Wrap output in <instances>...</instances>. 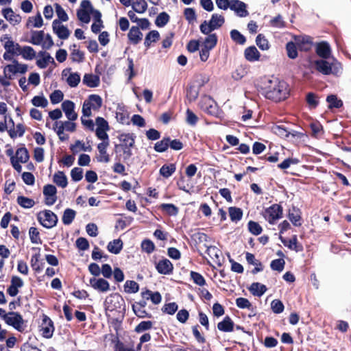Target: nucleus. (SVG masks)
<instances>
[{
	"instance_id": "72a5a7b5",
	"label": "nucleus",
	"mask_w": 351,
	"mask_h": 351,
	"mask_svg": "<svg viewBox=\"0 0 351 351\" xmlns=\"http://www.w3.org/2000/svg\"><path fill=\"white\" fill-rule=\"evenodd\" d=\"M38 252L32 255L30 261L31 267L36 273H40L43 270L44 265V263L40 260V248H38Z\"/></svg>"
},
{
	"instance_id": "5fc2aeb1",
	"label": "nucleus",
	"mask_w": 351,
	"mask_h": 351,
	"mask_svg": "<svg viewBox=\"0 0 351 351\" xmlns=\"http://www.w3.org/2000/svg\"><path fill=\"white\" fill-rule=\"evenodd\" d=\"M160 208L169 216H176L179 212V208L173 204H162Z\"/></svg>"
},
{
	"instance_id": "13d9d810",
	"label": "nucleus",
	"mask_w": 351,
	"mask_h": 351,
	"mask_svg": "<svg viewBox=\"0 0 351 351\" xmlns=\"http://www.w3.org/2000/svg\"><path fill=\"white\" fill-rule=\"evenodd\" d=\"M16 160L22 163H25L29 158V155L26 147H20L16 152Z\"/></svg>"
},
{
	"instance_id": "052dcab7",
	"label": "nucleus",
	"mask_w": 351,
	"mask_h": 351,
	"mask_svg": "<svg viewBox=\"0 0 351 351\" xmlns=\"http://www.w3.org/2000/svg\"><path fill=\"white\" fill-rule=\"evenodd\" d=\"M199 95V88L194 85H189L186 88V97L190 102L197 99Z\"/></svg>"
},
{
	"instance_id": "4c0bfd02",
	"label": "nucleus",
	"mask_w": 351,
	"mask_h": 351,
	"mask_svg": "<svg viewBox=\"0 0 351 351\" xmlns=\"http://www.w3.org/2000/svg\"><path fill=\"white\" fill-rule=\"evenodd\" d=\"M248 290L253 295L261 297L267 291V288L260 282H253Z\"/></svg>"
},
{
	"instance_id": "c85d7f7f",
	"label": "nucleus",
	"mask_w": 351,
	"mask_h": 351,
	"mask_svg": "<svg viewBox=\"0 0 351 351\" xmlns=\"http://www.w3.org/2000/svg\"><path fill=\"white\" fill-rule=\"evenodd\" d=\"M280 239L282 243L289 249L293 250L296 252L303 250L302 245L298 243L297 235H293L288 241L282 237Z\"/></svg>"
},
{
	"instance_id": "58836bf2",
	"label": "nucleus",
	"mask_w": 351,
	"mask_h": 351,
	"mask_svg": "<svg viewBox=\"0 0 351 351\" xmlns=\"http://www.w3.org/2000/svg\"><path fill=\"white\" fill-rule=\"evenodd\" d=\"M176 170V165L175 163H169L163 165L160 169V174L165 178L171 176Z\"/></svg>"
},
{
	"instance_id": "79ce46f5",
	"label": "nucleus",
	"mask_w": 351,
	"mask_h": 351,
	"mask_svg": "<svg viewBox=\"0 0 351 351\" xmlns=\"http://www.w3.org/2000/svg\"><path fill=\"white\" fill-rule=\"evenodd\" d=\"M132 10L138 14L144 13L147 9V3L145 0H132Z\"/></svg>"
},
{
	"instance_id": "f3484780",
	"label": "nucleus",
	"mask_w": 351,
	"mask_h": 351,
	"mask_svg": "<svg viewBox=\"0 0 351 351\" xmlns=\"http://www.w3.org/2000/svg\"><path fill=\"white\" fill-rule=\"evenodd\" d=\"M295 41L298 49L302 51H309L313 46V38L310 36H298Z\"/></svg>"
},
{
	"instance_id": "ea45409f",
	"label": "nucleus",
	"mask_w": 351,
	"mask_h": 351,
	"mask_svg": "<svg viewBox=\"0 0 351 351\" xmlns=\"http://www.w3.org/2000/svg\"><path fill=\"white\" fill-rule=\"evenodd\" d=\"M53 182L58 186L62 188L66 187L68 184L67 178L64 173L61 171H58L54 173L53 177Z\"/></svg>"
},
{
	"instance_id": "49530a36",
	"label": "nucleus",
	"mask_w": 351,
	"mask_h": 351,
	"mask_svg": "<svg viewBox=\"0 0 351 351\" xmlns=\"http://www.w3.org/2000/svg\"><path fill=\"white\" fill-rule=\"evenodd\" d=\"M72 47H73V49H72L70 54L71 60L73 62L78 63L82 62L85 58L84 53L80 51V49H76V47H77L76 44H73Z\"/></svg>"
},
{
	"instance_id": "b1692460",
	"label": "nucleus",
	"mask_w": 351,
	"mask_h": 351,
	"mask_svg": "<svg viewBox=\"0 0 351 351\" xmlns=\"http://www.w3.org/2000/svg\"><path fill=\"white\" fill-rule=\"evenodd\" d=\"M128 38L132 45H138L143 39V33L138 26H132L128 34Z\"/></svg>"
},
{
	"instance_id": "a211bd4d",
	"label": "nucleus",
	"mask_w": 351,
	"mask_h": 351,
	"mask_svg": "<svg viewBox=\"0 0 351 351\" xmlns=\"http://www.w3.org/2000/svg\"><path fill=\"white\" fill-rule=\"evenodd\" d=\"M89 282L91 287L99 292L104 293L110 290V284L104 278L93 277L90 279Z\"/></svg>"
},
{
	"instance_id": "c756f323",
	"label": "nucleus",
	"mask_w": 351,
	"mask_h": 351,
	"mask_svg": "<svg viewBox=\"0 0 351 351\" xmlns=\"http://www.w3.org/2000/svg\"><path fill=\"white\" fill-rule=\"evenodd\" d=\"M38 56L42 58L36 60V65L40 69L46 68L49 62L55 63L53 58L48 52L40 51L38 52Z\"/></svg>"
},
{
	"instance_id": "9d476101",
	"label": "nucleus",
	"mask_w": 351,
	"mask_h": 351,
	"mask_svg": "<svg viewBox=\"0 0 351 351\" xmlns=\"http://www.w3.org/2000/svg\"><path fill=\"white\" fill-rule=\"evenodd\" d=\"M39 223L45 228L49 229L56 226L58 223V216L50 210H45L37 215Z\"/></svg>"
},
{
	"instance_id": "412c9836",
	"label": "nucleus",
	"mask_w": 351,
	"mask_h": 351,
	"mask_svg": "<svg viewBox=\"0 0 351 351\" xmlns=\"http://www.w3.org/2000/svg\"><path fill=\"white\" fill-rule=\"evenodd\" d=\"M247 5L239 0H231L230 9L234 11L240 17H245L249 15L247 10Z\"/></svg>"
},
{
	"instance_id": "dca6fc26",
	"label": "nucleus",
	"mask_w": 351,
	"mask_h": 351,
	"mask_svg": "<svg viewBox=\"0 0 351 351\" xmlns=\"http://www.w3.org/2000/svg\"><path fill=\"white\" fill-rule=\"evenodd\" d=\"M60 125L58 127L56 133L61 141H65L69 139V135L64 133V130L70 132H73L76 130V124L73 122L66 121L64 122H60Z\"/></svg>"
},
{
	"instance_id": "6e6552de",
	"label": "nucleus",
	"mask_w": 351,
	"mask_h": 351,
	"mask_svg": "<svg viewBox=\"0 0 351 351\" xmlns=\"http://www.w3.org/2000/svg\"><path fill=\"white\" fill-rule=\"evenodd\" d=\"M225 23V19L222 15L213 14L208 23L204 21L199 25L200 32L204 34H209L215 29L220 28Z\"/></svg>"
},
{
	"instance_id": "473e14b6",
	"label": "nucleus",
	"mask_w": 351,
	"mask_h": 351,
	"mask_svg": "<svg viewBox=\"0 0 351 351\" xmlns=\"http://www.w3.org/2000/svg\"><path fill=\"white\" fill-rule=\"evenodd\" d=\"M83 83L89 88H95L100 84L99 76L92 73H86L83 77Z\"/></svg>"
},
{
	"instance_id": "f704fd0d",
	"label": "nucleus",
	"mask_w": 351,
	"mask_h": 351,
	"mask_svg": "<svg viewBox=\"0 0 351 351\" xmlns=\"http://www.w3.org/2000/svg\"><path fill=\"white\" fill-rule=\"evenodd\" d=\"M110 143H100L97 145V149L99 152V157L97 158L99 162H108L110 160V156L107 152V148Z\"/></svg>"
},
{
	"instance_id": "bb28decb",
	"label": "nucleus",
	"mask_w": 351,
	"mask_h": 351,
	"mask_svg": "<svg viewBox=\"0 0 351 351\" xmlns=\"http://www.w3.org/2000/svg\"><path fill=\"white\" fill-rule=\"evenodd\" d=\"M315 51L317 56L323 59L328 58L331 53L329 44L324 41L317 44Z\"/></svg>"
},
{
	"instance_id": "f257e3e1",
	"label": "nucleus",
	"mask_w": 351,
	"mask_h": 351,
	"mask_svg": "<svg viewBox=\"0 0 351 351\" xmlns=\"http://www.w3.org/2000/svg\"><path fill=\"white\" fill-rule=\"evenodd\" d=\"M262 90V94L265 98L274 102L285 100L289 97L290 91L288 84L278 78L268 80Z\"/></svg>"
},
{
	"instance_id": "4468645a",
	"label": "nucleus",
	"mask_w": 351,
	"mask_h": 351,
	"mask_svg": "<svg viewBox=\"0 0 351 351\" xmlns=\"http://www.w3.org/2000/svg\"><path fill=\"white\" fill-rule=\"evenodd\" d=\"M93 12V5L90 1L82 0L80 8L77 10V16L79 21L84 23H88L90 21V13Z\"/></svg>"
},
{
	"instance_id": "3c124183",
	"label": "nucleus",
	"mask_w": 351,
	"mask_h": 351,
	"mask_svg": "<svg viewBox=\"0 0 351 351\" xmlns=\"http://www.w3.org/2000/svg\"><path fill=\"white\" fill-rule=\"evenodd\" d=\"M306 101L311 109H315L319 103L317 95L312 92H309L306 94Z\"/></svg>"
},
{
	"instance_id": "f03ea898",
	"label": "nucleus",
	"mask_w": 351,
	"mask_h": 351,
	"mask_svg": "<svg viewBox=\"0 0 351 351\" xmlns=\"http://www.w3.org/2000/svg\"><path fill=\"white\" fill-rule=\"evenodd\" d=\"M141 300L132 304V311L135 315L139 318H151L152 317V314L145 309L147 301L150 300L154 304H158L162 301L161 294L158 291L154 292L145 289V290L141 291Z\"/></svg>"
},
{
	"instance_id": "bf43d9fd",
	"label": "nucleus",
	"mask_w": 351,
	"mask_h": 351,
	"mask_svg": "<svg viewBox=\"0 0 351 351\" xmlns=\"http://www.w3.org/2000/svg\"><path fill=\"white\" fill-rule=\"evenodd\" d=\"M190 278L193 283L198 286L203 287L206 285V280L204 276L197 271H191L190 272Z\"/></svg>"
},
{
	"instance_id": "e2e57ef3",
	"label": "nucleus",
	"mask_w": 351,
	"mask_h": 351,
	"mask_svg": "<svg viewBox=\"0 0 351 351\" xmlns=\"http://www.w3.org/2000/svg\"><path fill=\"white\" fill-rule=\"evenodd\" d=\"M139 290L138 284L134 280H127L124 285V291L128 293H135Z\"/></svg>"
},
{
	"instance_id": "5701e85b",
	"label": "nucleus",
	"mask_w": 351,
	"mask_h": 351,
	"mask_svg": "<svg viewBox=\"0 0 351 351\" xmlns=\"http://www.w3.org/2000/svg\"><path fill=\"white\" fill-rule=\"evenodd\" d=\"M204 246L206 248V253L210 256L213 261L218 266H221V252L219 249L214 245L208 246L206 243L204 244Z\"/></svg>"
},
{
	"instance_id": "603ef678",
	"label": "nucleus",
	"mask_w": 351,
	"mask_h": 351,
	"mask_svg": "<svg viewBox=\"0 0 351 351\" xmlns=\"http://www.w3.org/2000/svg\"><path fill=\"white\" fill-rule=\"evenodd\" d=\"M286 49L287 52V56L291 59H295L298 57V45L296 42L293 43L292 41L288 42L286 45Z\"/></svg>"
},
{
	"instance_id": "8fccbe9b",
	"label": "nucleus",
	"mask_w": 351,
	"mask_h": 351,
	"mask_svg": "<svg viewBox=\"0 0 351 351\" xmlns=\"http://www.w3.org/2000/svg\"><path fill=\"white\" fill-rule=\"evenodd\" d=\"M16 202L20 206L24 208H31L35 204L33 199L23 195L18 196Z\"/></svg>"
},
{
	"instance_id": "4d7b16f0",
	"label": "nucleus",
	"mask_w": 351,
	"mask_h": 351,
	"mask_svg": "<svg viewBox=\"0 0 351 351\" xmlns=\"http://www.w3.org/2000/svg\"><path fill=\"white\" fill-rule=\"evenodd\" d=\"M169 15L167 12H162L157 16L155 24L158 27H162L169 23Z\"/></svg>"
},
{
	"instance_id": "2eb2a0df",
	"label": "nucleus",
	"mask_w": 351,
	"mask_h": 351,
	"mask_svg": "<svg viewBox=\"0 0 351 351\" xmlns=\"http://www.w3.org/2000/svg\"><path fill=\"white\" fill-rule=\"evenodd\" d=\"M118 138L121 143L115 145L114 150L116 152L120 151V149H129L134 146L136 136L133 133L121 134Z\"/></svg>"
},
{
	"instance_id": "a19ab883",
	"label": "nucleus",
	"mask_w": 351,
	"mask_h": 351,
	"mask_svg": "<svg viewBox=\"0 0 351 351\" xmlns=\"http://www.w3.org/2000/svg\"><path fill=\"white\" fill-rule=\"evenodd\" d=\"M228 213L231 221L236 223L242 219L243 215L242 209L236 206L229 207Z\"/></svg>"
},
{
	"instance_id": "cd10ccee",
	"label": "nucleus",
	"mask_w": 351,
	"mask_h": 351,
	"mask_svg": "<svg viewBox=\"0 0 351 351\" xmlns=\"http://www.w3.org/2000/svg\"><path fill=\"white\" fill-rule=\"evenodd\" d=\"M2 14L13 25L19 24L21 21V17L19 14H16L12 8H8L2 10Z\"/></svg>"
},
{
	"instance_id": "e433bc0d",
	"label": "nucleus",
	"mask_w": 351,
	"mask_h": 351,
	"mask_svg": "<svg viewBox=\"0 0 351 351\" xmlns=\"http://www.w3.org/2000/svg\"><path fill=\"white\" fill-rule=\"evenodd\" d=\"M123 247V243L121 239H114L110 241L107 245V250L109 252L118 254L121 252Z\"/></svg>"
},
{
	"instance_id": "69168bd1",
	"label": "nucleus",
	"mask_w": 351,
	"mask_h": 351,
	"mask_svg": "<svg viewBox=\"0 0 351 351\" xmlns=\"http://www.w3.org/2000/svg\"><path fill=\"white\" fill-rule=\"evenodd\" d=\"M141 247L142 251L146 252L148 254L152 253L156 249V246L154 242L148 239H144L141 242Z\"/></svg>"
},
{
	"instance_id": "0eeeda50",
	"label": "nucleus",
	"mask_w": 351,
	"mask_h": 351,
	"mask_svg": "<svg viewBox=\"0 0 351 351\" xmlns=\"http://www.w3.org/2000/svg\"><path fill=\"white\" fill-rule=\"evenodd\" d=\"M103 104V100L100 95L96 94L90 95L84 101L82 112L84 117H90L92 115L91 110L98 111Z\"/></svg>"
},
{
	"instance_id": "c9c22d12",
	"label": "nucleus",
	"mask_w": 351,
	"mask_h": 351,
	"mask_svg": "<svg viewBox=\"0 0 351 351\" xmlns=\"http://www.w3.org/2000/svg\"><path fill=\"white\" fill-rule=\"evenodd\" d=\"M160 38V35L157 30L149 32L145 38L144 45L146 49H149L152 43L158 42Z\"/></svg>"
},
{
	"instance_id": "774afa93",
	"label": "nucleus",
	"mask_w": 351,
	"mask_h": 351,
	"mask_svg": "<svg viewBox=\"0 0 351 351\" xmlns=\"http://www.w3.org/2000/svg\"><path fill=\"white\" fill-rule=\"evenodd\" d=\"M112 341L115 342L114 351H136L133 346H125L117 337H116V340Z\"/></svg>"
},
{
	"instance_id": "c03bdc74",
	"label": "nucleus",
	"mask_w": 351,
	"mask_h": 351,
	"mask_svg": "<svg viewBox=\"0 0 351 351\" xmlns=\"http://www.w3.org/2000/svg\"><path fill=\"white\" fill-rule=\"evenodd\" d=\"M326 101L328 103V109L340 108L343 106V101L338 99L335 95H330L326 97Z\"/></svg>"
},
{
	"instance_id": "0e129e2a",
	"label": "nucleus",
	"mask_w": 351,
	"mask_h": 351,
	"mask_svg": "<svg viewBox=\"0 0 351 351\" xmlns=\"http://www.w3.org/2000/svg\"><path fill=\"white\" fill-rule=\"evenodd\" d=\"M116 119L118 122L122 124L129 123L128 119H129V115L126 110H125L123 108H120L117 110L116 112Z\"/></svg>"
},
{
	"instance_id": "aec40b11",
	"label": "nucleus",
	"mask_w": 351,
	"mask_h": 351,
	"mask_svg": "<svg viewBox=\"0 0 351 351\" xmlns=\"http://www.w3.org/2000/svg\"><path fill=\"white\" fill-rule=\"evenodd\" d=\"M52 28L53 32L60 39L65 40L69 38L70 32L69 29L61 24L59 20L55 19L52 23Z\"/></svg>"
},
{
	"instance_id": "6ab92c4d",
	"label": "nucleus",
	"mask_w": 351,
	"mask_h": 351,
	"mask_svg": "<svg viewBox=\"0 0 351 351\" xmlns=\"http://www.w3.org/2000/svg\"><path fill=\"white\" fill-rule=\"evenodd\" d=\"M156 269L160 274L169 275L173 273V265L167 258H162L156 263Z\"/></svg>"
},
{
	"instance_id": "20e7f679",
	"label": "nucleus",
	"mask_w": 351,
	"mask_h": 351,
	"mask_svg": "<svg viewBox=\"0 0 351 351\" xmlns=\"http://www.w3.org/2000/svg\"><path fill=\"white\" fill-rule=\"evenodd\" d=\"M10 61L12 64H7L3 68V74L5 79L0 77V84L5 87L10 85V80L13 79V77L16 74H25L28 69V66L26 64L19 63L15 58H13Z\"/></svg>"
},
{
	"instance_id": "a878e982",
	"label": "nucleus",
	"mask_w": 351,
	"mask_h": 351,
	"mask_svg": "<svg viewBox=\"0 0 351 351\" xmlns=\"http://www.w3.org/2000/svg\"><path fill=\"white\" fill-rule=\"evenodd\" d=\"M287 217L293 226L298 227L302 225L301 211L295 206H293L292 208L289 210Z\"/></svg>"
},
{
	"instance_id": "1a4fd4ad",
	"label": "nucleus",
	"mask_w": 351,
	"mask_h": 351,
	"mask_svg": "<svg viewBox=\"0 0 351 351\" xmlns=\"http://www.w3.org/2000/svg\"><path fill=\"white\" fill-rule=\"evenodd\" d=\"M283 208L280 204H274L265 209L263 216L270 224H274L276 220L282 217Z\"/></svg>"
},
{
	"instance_id": "4be33fe9",
	"label": "nucleus",
	"mask_w": 351,
	"mask_h": 351,
	"mask_svg": "<svg viewBox=\"0 0 351 351\" xmlns=\"http://www.w3.org/2000/svg\"><path fill=\"white\" fill-rule=\"evenodd\" d=\"M61 106L68 120L73 121L77 119V114L74 110L75 104L72 101L65 100Z\"/></svg>"
},
{
	"instance_id": "a18cd8bd",
	"label": "nucleus",
	"mask_w": 351,
	"mask_h": 351,
	"mask_svg": "<svg viewBox=\"0 0 351 351\" xmlns=\"http://www.w3.org/2000/svg\"><path fill=\"white\" fill-rule=\"evenodd\" d=\"M45 33L43 30L32 31V36L29 43L34 45H40L44 40Z\"/></svg>"
},
{
	"instance_id": "6e6d98bb",
	"label": "nucleus",
	"mask_w": 351,
	"mask_h": 351,
	"mask_svg": "<svg viewBox=\"0 0 351 351\" xmlns=\"http://www.w3.org/2000/svg\"><path fill=\"white\" fill-rule=\"evenodd\" d=\"M169 136L164 137L160 141L155 143L154 149L158 153L166 152L169 148Z\"/></svg>"
},
{
	"instance_id": "7c9ffc66",
	"label": "nucleus",
	"mask_w": 351,
	"mask_h": 351,
	"mask_svg": "<svg viewBox=\"0 0 351 351\" xmlns=\"http://www.w3.org/2000/svg\"><path fill=\"white\" fill-rule=\"evenodd\" d=\"M245 258H246L247 262L250 265H255V267L252 270V273L253 274H256L258 272L261 271L263 269V266L262 263L260 261L256 260L253 254L250 253V252H246Z\"/></svg>"
},
{
	"instance_id": "393cba45",
	"label": "nucleus",
	"mask_w": 351,
	"mask_h": 351,
	"mask_svg": "<svg viewBox=\"0 0 351 351\" xmlns=\"http://www.w3.org/2000/svg\"><path fill=\"white\" fill-rule=\"evenodd\" d=\"M234 323L230 316H226L222 321L217 324V329L223 332L234 331Z\"/></svg>"
},
{
	"instance_id": "09e8293b",
	"label": "nucleus",
	"mask_w": 351,
	"mask_h": 351,
	"mask_svg": "<svg viewBox=\"0 0 351 351\" xmlns=\"http://www.w3.org/2000/svg\"><path fill=\"white\" fill-rule=\"evenodd\" d=\"M76 216V212L71 208H66L63 213L62 217V223L64 225L71 224Z\"/></svg>"
},
{
	"instance_id": "680f3d73",
	"label": "nucleus",
	"mask_w": 351,
	"mask_h": 351,
	"mask_svg": "<svg viewBox=\"0 0 351 351\" xmlns=\"http://www.w3.org/2000/svg\"><path fill=\"white\" fill-rule=\"evenodd\" d=\"M230 38L234 43L239 45H244L246 42L245 37L237 29H232L230 31Z\"/></svg>"
},
{
	"instance_id": "2f4dec72",
	"label": "nucleus",
	"mask_w": 351,
	"mask_h": 351,
	"mask_svg": "<svg viewBox=\"0 0 351 351\" xmlns=\"http://www.w3.org/2000/svg\"><path fill=\"white\" fill-rule=\"evenodd\" d=\"M244 56L247 61L255 62L259 60L261 54L254 46H250L245 49Z\"/></svg>"
},
{
	"instance_id": "ddd939ff",
	"label": "nucleus",
	"mask_w": 351,
	"mask_h": 351,
	"mask_svg": "<svg viewBox=\"0 0 351 351\" xmlns=\"http://www.w3.org/2000/svg\"><path fill=\"white\" fill-rule=\"evenodd\" d=\"M0 41L3 43V46L5 51L3 54V58L5 60H12L13 59V54L15 53L14 47L16 43L12 40L10 34H3L0 38Z\"/></svg>"
},
{
	"instance_id": "864d4df0",
	"label": "nucleus",
	"mask_w": 351,
	"mask_h": 351,
	"mask_svg": "<svg viewBox=\"0 0 351 351\" xmlns=\"http://www.w3.org/2000/svg\"><path fill=\"white\" fill-rule=\"evenodd\" d=\"M342 150L343 153L341 154V162L345 166L351 168V148L344 147Z\"/></svg>"
},
{
	"instance_id": "7ed1b4c3",
	"label": "nucleus",
	"mask_w": 351,
	"mask_h": 351,
	"mask_svg": "<svg viewBox=\"0 0 351 351\" xmlns=\"http://www.w3.org/2000/svg\"><path fill=\"white\" fill-rule=\"evenodd\" d=\"M0 318L3 320L7 325L13 327L20 332H25L27 328L26 321L19 312H6L5 309L0 308Z\"/></svg>"
},
{
	"instance_id": "f8f14e48",
	"label": "nucleus",
	"mask_w": 351,
	"mask_h": 351,
	"mask_svg": "<svg viewBox=\"0 0 351 351\" xmlns=\"http://www.w3.org/2000/svg\"><path fill=\"white\" fill-rule=\"evenodd\" d=\"M315 69L323 75L337 74L341 64H333L324 59L317 60L314 62Z\"/></svg>"
},
{
	"instance_id": "338daca9",
	"label": "nucleus",
	"mask_w": 351,
	"mask_h": 351,
	"mask_svg": "<svg viewBox=\"0 0 351 351\" xmlns=\"http://www.w3.org/2000/svg\"><path fill=\"white\" fill-rule=\"evenodd\" d=\"M21 56L25 60H33L36 57V51L30 46H23Z\"/></svg>"
},
{
	"instance_id": "37998d69",
	"label": "nucleus",
	"mask_w": 351,
	"mask_h": 351,
	"mask_svg": "<svg viewBox=\"0 0 351 351\" xmlns=\"http://www.w3.org/2000/svg\"><path fill=\"white\" fill-rule=\"evenodd\" d=\"M206 35L208 36L206 37V38L204 39L202 46L204 47H207V48L208 49L212 50L213 49H214L216 47V45L217 44V41H218L217 35L215 33H214V34L210 33L209 34H206Z\"/></svg>"
},
{
	"instance_id": "de8ad7c7",
	"label": "nucleus",
	"mask_w": 351,
	"mask_h": 351,
	"mask_svg": "<svg viewBox=\"0 0 351 351\" xmlns=\"http://www.w3.org/2000/svg\"><path fill=\"white\" fill-rule=\"evenodd\" d=\"M80 149L85 152H90L92 150V147L90 145L87 147L85 146L84 143L80 140H77L75 142V144H72L70 146V150L71 151L73 154L78 153Z\"/></svg>"
},
{
	"instance_id": "39448f33",
	"label": "nucleus",
	"mask_w": 351,
	"mask_h": 351,
	"mask_svg": "<svg viewBox=\"0 0 351 351\" xmlns=\"http://www.w3.org/2000/svg\"><path fill=\"white\" fill-rule=\"evenodd\" d=\"M198 106L199 108L208 115L219 117L221 110L217 102L209 95H204L201 97Z\"/></svg>"
},
{
	"instance_id": "9b49d317",
	"label": "nucleus",
	"mask_w": 351,
	"mask_h": 351,
	"mask_svg": "<svg viewBox=\"0 0 351 351\" xmlns=\"http://www.w3.org/2000/svg\"><path fill=\"white\" fill-rule=\"evenodd\" d=\"M38 330L41 336L45 339H50L53 335L55 330L53 322L45 314L42 315V321L38 326Z\"/></svg>"
},
{
	"instance_id": "423d86ee",
	"label": "nucleus",
	"mask_w": 351,
	"mask_h": 351,
	"mask_svg": "<svg viewBox=\"0 0 351 351\" xmlns=\"http://www.w3.org/2000/svg\"><path fill=\"white\" fill-rule=\"evenodd\" d=\"M104 305L108 316V312H121L122 306H125V300L119 293H113L106 298Z\"/></svg>"
}]
</instances>
